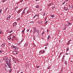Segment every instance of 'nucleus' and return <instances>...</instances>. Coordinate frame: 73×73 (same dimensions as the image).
Segmentation results:
<instances>
[{
  "label": "nucleus",
  "mask_w": 73,
  "mask_h": 73,
  "mask_svg": "<svg viewBox=\"0 0 73 73\" xmlns=\"http://www.w3.org/2000/svg\"><path fill=\"white\" fill-rule=\"evenodd\" d=\"M71 62H72V61H71Z\"/></svg>",
  "instance_id": "338daca9"
},
{
  "label": "nucleus",
  "mask_w": 73,
  "mask_h": 73,
  "mask_svg": "<svg viewBox=\"0 0 73 73\" xmlns=\"http://www.w3.org/2000/svg\"><path fill=\"white\" fill-rule=\"evenodd\" d=\"M5 69L6 71H8L9 68L8 67V66H5Z\"/></svg>",
  "instance_id": "7ed1b4c3"
},
{
  "label": "nucleus",
  "mask_w": 73,
  "mask_h": 73,
  "mask_svg": "<svg viewBox=\"0 0 73 73\" xmlns=\"http://www.w3.org/2000/svg\"><path fill=\"white\" fill-rule=\"evenodd\" d=\"M54 4L53 3H52L51 4H50V6Z\"/></svg>",
  "instance_id": "393cba45"
},
{
  "label": "nucleus",
  "mask_w": 73,
  "mask_h": 73,
  "mask_svg": "<svg viewBox=\"0 0 73 73\" xmlns=\"http://www.w3.org/2000/svg\"><path fill=\"white\" fill-rule=\"evenodd\" d=\"M43 52H42V53H41V54H43Z\"/></svg>",
  "instance_id": "69168bd1"
},
{
  "label": "nucleus",
  "mask_w": 73,
  "mask_h": 73,
  "mask_svg": "<svg viewBox=\"0 0 73 73\" xmlns=\"http://www.w3.org/2000/svg\"><path fill=\"white\" fill-rule=\"evenodd\" d=\"M2 11V9H1V10H0V13H1V11Z\"/></svg>",
  "instance_id": "c85d7f7f"
},
{
  "label": "nucleus",
  "mask_w": 73,
  "mask_h": 73,
  "mask_svg": "<svg viewBox=\"0 0 73 73\" xmlns=\"http://www.w3.org/2000/svg\"><path fill=\"white\" fill-rule=\"evenodd\" d=\"M13 61L14 62H15V63H16V62H17V61H16V60H15V59H14V58H13Z\"/></svg>",
  "instance_id": "1a4fd4ad"
},
{
  "label": "nucleus",
  "mask_w": 73,
  "mask_h": 73,
  "mask_svg": "<svg viewBox=\"0 0 73 73\" xmlns=\"http://www.w3.org/2000/svg\"><path fill=\"white\" fill-rule=\"evenodd\" d=\"M37 36H38V37H40V35H37Z\"/></svg>",
  "instance_id": "e433bc0d"
},
{
  "label": "nucleus",
  "mask_w": 73,
  "mask_h": 73,
  "mask_svg": "<svg viewBox=\"0 0 73 73\" xmlns=\"http://www.w3.org/2000/svg\"><path fill=\"white\" fill-rule=\"evenodd\" d=\"M17 25V23L16 22H15L14 23L13 25V27H15Z\"/></svg>",
  "instance_id": "39448f33"
},
{
  "label": "nucleus",
  "mask_w": 73,
  "mask_h": 73,
  "mask_svg": "<svg viewBox=\"0 0 73 73\" xmlns=\"http://www.w3.org/2000/svg\"><path fill=\"white\" fill-rule=\"evenodd\" d=\"M29 29H27V32H28L29 31Z\"/></svg>",
  "instance_id": "c9c22d12"
},
{
  "label": "nucleus",
  "mask_w": 73,
  "mask_h": 73,
  "mask_svg": "<svg viewBox=\"0 0 73 73\" xmlns=\"http://www.w3.org/2000/svg\"><path fill=\"white\" fill-rule=\"evenodd\" d=\"M42 52V51H40L39 52V53H40V52Z\"/></svg>",
  "instance_id": "864d4df0"
},
{
  "label": "nucleus",
  "mask_w": 73,
  "mask_h": 73,
  "mask_svg": "<svg viewBox=\"0 0 73 73\" xmlns=\"http://www.w3.org/2000/svg\"><path fill=\"white\" fill-rule=\"evenodd\" d=\"M11 72V70H10V71H9V72Z\"/></svg>",
  "instance_id": "13d9d810"
},
{
  "label": "nucleus",
  "mask_w": 73,
  "mask_h": 73,
  "mask_svg": "<svg viewBox=\"0 0 73 73\" xmlns=\"http://www.w3.org/2000/svg\"><path fill=\"white\" fill-rule=\"evenodd\" d=\"M17 61L18 62H19L18 60H17Z\"/></svg>",
  "instance_id": "3c124183"
},
{
  "label": "nucleus",
  "mask_w": 73,
  "mask_h": 73,
  "mask_svg": "<svg viewBox=\"0 0 73 73\" xmlns=\"http://www.w3.org/2000/svg\"><path fill=\"white\" fill-rule=\"evenodd\" d=\"M10 38L11 39H12L13 38V37H10Z\"/></svg>",
  "instance_id": "8fccbe9b"
},
{
  "label": "nucleus",
  "mask_w": 73,
  "mask_h": 73,
  "mask_svg": "<svg viewBox=\"0 0 73 73\" xmlns=\"http://www.w3.org/2000/svg\"><path fill=\"white\" fill-rule=\"evenodd\" d=\"M33 37L34 40H35V36H33Z\"/></svg>",
  "instance_id": "412c9836"
},
{
  "label": "nucleus",
  "mask_w": 73,
  "mask_h": 73,
  "mask_svg": "<svg viewBox=\"0 0 73 73\" xmlns=\"http://www.w3.org/2000/svg\"><path fill=\"white\" fill-rule=\"evenodd\" d=\"M50 68L51 67L50 66H48V67L47 68L48 69H50Z\"/></svg>",
  "instance_id": "7c9ffc66"
},
{
  "label": "nucleus",
  "mask_w": 73,
  "mask_h": 73,
  "mask_svg": "<svg viewBox=\"0 0 73 73\" xmlns=\"http://www.w3.org/2000/svg\"><path fill=\"white\" fill-rule=\"evenodd\" d=\"M45 52V51H44V50H43V53H44Z\"/></svg>",
  "instance_id": "09e8293b"
},
{
  "label": "nucleus",
  "mask_w": 73,
  "mask_h": 73,
  "mask_svg": "<svg viewBox=\"0 0 73 73\" xmlns=\"http://www.w3.org/2000/svg\"><path fill=\"white\" fill-rule=\"evenodd\" d=\"M26 66L27 67H28L29 66V65L28 64H26Z\"/></svg>",
  "instance_id": "4468645a"
},
{
  "label": "nucleus",
  "mask_w": 73,
  "mask_h": 73,
  "mask_svg": "<svg viewBox=\"0 0 73 73\" xmlns=\"http://www.w3.org/2000/svg\"><path fill=\"white\" fill-rule=\"evenodd\" d=\"M11 16H9L8 17H7V20H9L11 18Z\"/></svg>",
  "instance_id": "0eeeda50"
},
{
  "label": "nucleus",
  "mask_w": 73,
  "mask_h": 73,
  "mask_svg": "<svg viewBox=\"0 0 73 73\" xmlns=\"http://www.w3.org/2000/svg\"><path fill=\"white\" fill-rule=\"evenodd\" d=\"M17 20H21V19H20V18H18V19H17Z\"/></svg>",
  "instance_id": "f704fd0d"
},
{
  "label": "nucleus",
  "mask_w": 73,
  "mask_h": 73,
  "mask_svg": "<svg viewBox=\"0 0 73 73\" xmlns=\"http://www.w3.org/2000/svg\"><path fill=\"white\" fill-rule=\"evenodd\" d=\"M24 11L25 12V13L27 14L28 13H30V11H29V9L28 7L25 8L24 10Z\"/></svg>",
  "instance_id": "f03ea898"
},
{
  "label": "nucleus",
  "mask_w": 73,
  "mask_h": 73,
  "mask_svg": "<svg viewBox=\"0 0 73 73\" xmlns=\"http://www.w3.org/2000/svg\"><path fill=\"white\" fill-rule=\"evenodd\" d=\"M12 30H11V32H10V33H12Z\"/></svg>",
  "instance_id": "c03bdc74"
},
{
  "label": "nucleus",
  "mask_w": 73,
  "mask_h": 73,
  "mask_svg": "<svg viewBox=\"0 0 73 73\" xmlns=\"http://www.w3.org/2000/svg\"><path fill=\"white\" fill-rule=\"evenodd\" d=\"M68 73H72V72H68Z\"/></svg>",
  "instance_id": "58836bf2"
},
{
  "label": "nucleus",
  "mask_w": 73,
  "mask_h": 73,
  "mask_svg": "<svg viewBox=\"0 0 73 73\" xmlns=\"http://www.w3.org/2000/svg\"><path fill=\"white\" fill-rule=\"evenodd\" d=\"M66 26H69V24H66Z\"/></svg>",
  "instance_id": "ea45409f"
},
{
  "label": "nucleus",
  "mask_w": 73,
  "mask_h": 73,
  "mask_svg": "<svg viewBox=\"0 0 73 73\" xmlns=\"http://www.w3.org/2000/svg\"><path fill=\"white\" fill-rule=\"evenodd\" d=\"M23 1V0H22L20 1L21 3H22V2Z\"/></svg>",
  "instance_id": "49530a36"
},
{
  "label": "nucleus",
  "mask_w": 73,
  "mask_h": 73,
  "mask_svg": "<svg viewBox=\"0 0 73 73\" xmlns=\"http://www.w3.org/2000/svg\"><path fill=\"white\" fill-rule=\"evenodd\" d=\"M25 28H24V31H25Z\"/></svg>",
  "instance_id": "6e6d98bb"
},
{
  "label": "nucleus",
  "mask_w": 73,
  "mask_h": 73,
  "mask_svg": "<svg viewBox=\"0 0 73 73\" xmlns=\"http://www.w3.org/2000/svg\"><path fill=\"white\" fill-rule=\"evenodd\" d=\"M23 14H25V11H24V10L23 11L22 13V15H23Z\"/></svg>",
  "instance_id": "dca6fc26"
},
{
  "label": "nucleus",
  "mask_w": 73,
  "mask_h": 73,
  "mask_svg": "<svg viewBox=\"0 0 73 73\" xmlns=\"http://www.w3.org/2000/svg\"><path fill=\"white\" fill-rule=\"evenodd\" d=\"M27 45H28V43H25V47H26V46H27Z\"/></svg>",
  "instance_id": "f3484780"
},
{
  "label": "nucleus",
  "mask_w": 73,
  "mask_h": 73,
  "mask_svg": "<svg viewBox=\"0 0 73 73\" xmlns=\"http://www.w3.org/2000/svg\"><path fill=\"white\" fill-rule=\"evenodd\" d=\"M2 33V31L0 30V34H1V33Z\"/></svg>",
  "instance_id": "72a5a7b5"
},
{
  "label": "nucleus",
  "mask_w": 73,
  "mask_h": 73,
  "mask_svg": "<svg viewBox=\"0 0 73 73\" xmlns=\"http://www.w3.org/2000/svg\"><path fill=\"white\" fill-rule=\"evenodd\" d=\"M45 49H47V47H45Z\"/></svg>",
  "instance_id": "de8ad7c7"
},
{
  "label": "nucleus",
  "mask_w": 73,
  "mask_h": 73,
  "mask_svg": "<svg viewBox=\"0 0 73 73\" xmlns=\"http://www.w3.org/2000/svg\"><path fill=\"white\" fill-rule=\"evenodd\" d=\"M36 33H37L38 34H39V33H40V32H39V30L37 29L36 30Z\"/></svg>",
  "instance_id": "9b49d317"
},
{
  "label": "nucleus",
  "mask_w": 73,
  "mask_h": 73,
  "mask_svg": "<svg viewBox=\"0 0 73 73\" xmlns=\"http://www.w3.org/2000/svg\"><path fill=\"white\" fill-rule=\"evenodd\" d=\"M39 67H40L39 66H36V68H39Z\"/></svg>",
  "instance_id": "a19ab883"
},
{
  "label": "nucleus",
  "mask_w": 73,
  "mask_h": 73,
  "mask_svg": "<svg viewBox=\"0 0 73 73\" xmlns=\"http://www.w3.org/2000/svg\"><path fill=\"white\" fill-rule=\"evenodd\" d=\"M39 7V5H37L36 7V8H38Z\"/></svg>",
  "instance_id": "aec40b11"
},
{
  "label": "nucleus",
  "mask_w": 73,
  "mask_h": 73,
  "mask_svg": "<svg viewBox=\"0 0 73 73\" xmlns=\"http://www.w3.org/2000/svg\"><path fill=\"white\" fill-rule=\"evenodd\" d=\"M50 17H51L52 18H53L55 17V16L54 15H50Z\"/></svg>",
  "instance_id": "9d476101"
},
{
  "label": "nucleus",
  "mask_w": 73,
  "mask_h": 73,
  "mask_svg": "<svg viewBox=\"0 0 73 73\" xmlns=\"http://www.w3.org/2000/svg\"><path fill=\"white\" fill-rule=\"evenodd\" d=\"M70 40H69L68 42V44H70V43H70Z\"/></svg>",
  "instance_id": "4c0bfd02"
},
{
  "label": "nucleus",
  "mask_w": 73,
  "mask_h": 73,
  "mask_svg": "<svg viewBox=\"0 0 73 73\" xmlns=\"http://www.w3.org/2000/svg\"><path fill=\"white\" fill-rule=\"evenodd\" d=\"M36 18V16H34V17H33L34 18Z\"/></svg>",
  "instance_id": "a18cd8bd"
},
{
  "label": "nucleus",
  "mask_w": 73,
  "mask_h": 73,
  "mask_svg": "<svg viewBox=\"0 0 73 73\" xmlns=\"http://www.w3.org/2000/svg\"><path fill=\"white\" fill-rule=\"evenodd\" d=\"M5 43H3V44H2V45L1 46H2L3 47L5 46Z\"/></svg>",
  "instance_id": "ddd939ff"
},
{
  "label": "nucleus",
  "mask_w": 73,
  "mask_h": 73,
  "mask_svg": "<svg viewBox=\"0 0 73 73\" xmlns=\"http://www.w3.org/2000/svg\"><path fill=\"white\" fill-rule=\"evenodd\" d=\"M3 52V50H0V52H1V53L2 52Z\"/></svg>",
  "instance_id": "bb28decb"
},
{
  "label": "nucleus",
  "mask_w": 73,
  "mask_h": 73,
  "mask_svg": "<svg viewBox=\"0 0 73 73\" xmlns=\"http://www.w3.org/2000/svg\"><path fill=\"white\" fill-rule=\"evenodd\" d=\"M64 63H65V64L66 65L67 64V62H66V61H65V62H64Z\"/></svg>",
  "instance_id": "b1692460"
},
{
  "label": "nucleus",
  "mask_w": 73,
  "mask_h": 73,
  "mask_svg": "<svg viewBox=\"0 0 73 73\" xmlns=\"http://www.w3.org/2000/svg\"><path fill=\"white\" fill-rule=\"evenodd\" d=\"M36 16V17H37V15H36V16Z\"/></svg>",
  "instance_id": "0e129e2a"
},
{
  "label": "nucleus",
  "mask_w": 73,
  "mask_h": 73,
  "mask_svg": "<svg viewBox=\"0 0 73 73\" xmlns=\"http://www.w3.org/2000/svg\"><path fill=\"white\" fill-rule=\"evenodd\" d=\"M50 36H48V39H50Z\"/></svg>",
  "instance_id": "4be33fe9"
},
{
  "label": "nucleus",
  "mask_w": 73,
  "mask_h": 73,
  "mask_svg": "<svg viewBox=\"0 0 73 73\" xmlns=\"http://www.w3.org/2000/svg\"><path fill=\"white\" fill-rule=\"evenodd\" d=\"M22 10H21V9H20L18 11L17 13H19Z\"/></svg>",
  "instance_id": "f8f14e48"
},
{
  "label": "nucleus",
  "mask_w": 73,
  "mask_h": 73,
  "mask_svg": "<svg viewBox=\"0 0 73 73\" xmlns=\"http://www.w3.org/2000/svg\"><path fill=\"white\" fill-rule=\"evenodd\" d=\"M42 40H43V37H42Z\"/></svg>",
  "instance_id": "4d7b16f0"
},
{
  "label": "nucleus",
  "mask_w": 73,
  "mask_h": 73,
  "mask_svg": "<svg viewBox=\"0 0 73 73\" xmlns=\"http://www.w3.org/2000/svg\"><path fill=\"white\" fill-rule=\"evenodd\" d=\"M68 25H72L71 23H68Z\"/></svg>",
  "instance_id": "5701e85b"
},
{
  "label": "nucleus",
  "mask_w": 73,
  "mask_h": 73,
  "mask_svg": "<svg viewBox=\"0 0 73 73\" xmlns=\"http://www.w3.org/2000/svg\"><path fill=\"white\" fill-rule=\"evenodd\" d=\"M11 47H12L13 48H15V46H13V45L12 46H11Z\"/></svg>",
  "instance_id": "6ab92c4d"
},
{
  "label": "nucleus",
  "mask_w": 73,
  "mask_h": 73,
  "mask_svg": "<svg viewBox=\"0 0 73 73\" xmlns=\"http://www.w3.org/2000/svg\"><path fill=\"white\" fill-rule=\"evenodd\" d=\"M13 54H16L18 53L17 52H16V51H13Z\"/></svg>",
  "instance_id": "423d86ee"
},
{
  "label": "nucleus",
  "mask_w": 73,
  "mask_h": 73,
  "mask_svg": "<svg viewBox=\"0 0 73 73\" xmlns=\"http://www.w3.org/2000/svg\"><path fill=\"white\" fill-rule=\"evenodd\" d=\"M52 9H55V7H52Z\"/></svg>",
  "instance_id": "c756f323"
},
{
  "label": "nucleus",
  "mask_w": 73,
  "mask_h": 73,
  "mask_svg": "<svg viewBox=\"0 0 73 73\" xmlns=\"http://www.w3.org/2000/svg\"><path fill=\"white\" fill-rule=\"evenodd\" d=\"M64 3H65V2H64L63 3V5L64 4Z\"/></svg>",
  "instance_id": "052dcab7"
},
{
  "label": "nucleus",
  "mask_w": 73,
  "mask_h": 73,
  "mask_svg": "<svg viewBox=\"0 0 73 73\" xmlns=\"http://www.w3.org/2000/svg\"><path fill=\"white\" fill-rule=\"evenodd\" d=\"M10 36V35H9V36H8V37H10V36Z\"/></svg>",
  "instance_id": "5fc2aeb1"
},
{
  "label": "nucleus",
  "mask_w": 73,
  "mask_h": 73,
  "mask_svg": "<svg viewBox=\"0 0 73 73\" xmlns=\"http://www.w3.org/2000/svg\"><path fill=\"white\" fill-rule=\"evenodd\" d=\"M40 11H41L42 10H41V9H40Z\"/></svg>",
  "instance_id": "774afa93"
},
{
  "label": "nucleus",
  "mask_w": 73,
  "mask_h": 73,
  "mask_svg": "<svg viewBox=\"0 0 73 73\" xmlns=\"http://www.w3.org/2000/svg\"><path fill=\"white\" fill-rule=\"evenodd\" d=\"M44 33V31H43V32L42 33V34H41L43 36V35Z\"/></svg>",
  "instance_id": "a211bd4d"
},
{
  "label": "nucleus",
  "mask_w": 73,
  "mask_h": 73,
  "mask_svg": "<svg viewBox=\"0 0 73 73\" xmlns=\"http://www.w3.org/2000/svg\"><path fill=\"white\" fill-rule=\"evenodd\" d=\"M64 9L66 11H68V7H64Z\"/></svg>",
  "instance_id": "20e7f679"
},
{
  "label": "nucleus",
  "mask_w": 73,
  "mask_h": 73,
  "mask_svg": "<svg viewBox=\"0 0 73 73\" xmlns=\"http://www.w3.org/2000/svg\"><path fill=\"white\" fill-rule=\"evenodd\" d=\"M50 31V30L49 29H48V30H47V32H48H48Z\"/></svg>",
  "instance_id": "cd10ccee"
},
{
  "label": "nucleus",
  "mask_w": 73,
  "mask_h": 73,
  "mask_svg": "<svg viewBox=\"0 0 73 73\" xmlns=\"http://www.w3.org/2000/svg\"><path fill=\"white\" fill-rule=\"evenodd\" d=\"M24 31L23 30V31H22V33H24Z\"/></svg>",
  "instance_id": "79ce46f5"
},
{
  "label": "nucleus",
  "mask_w": 73,
  "mask_h": 73,
  "mask_svg": "<svg viewBox=\"0 0 73 73\" xmlns=\"http://www.w3.org/2000/svg\"><path fill=\"white\" fill-rule=\"evenodd\" d=\"M7 57H4V58H3V60H5V61L6 60H7Z\"/></svg>",
  "instance_id": "6e6552de"
},
{
  "label": "nucleus",
  "mask_w": 73,
  "mask_h": 73,
  "mask_svg": "<svg viewBox=\"0 0 73 73\" xmlns=\"http://www.w3.org/2000/svg\"><path fill=\"white\" fill-rule=\"evenodd\" d=\"M18 50H19V48H15V51H18Z\"/></svg>",
  "instance_id": "2eb2a0df"
},
{
  "label": "nucleus",
  "mask_w": 73,
  "mask_h": 73,
  "mask_svg": "<svg viewBox=\"0 0 73 73\" xmlns=\"http://www.w3.org/2000/svg\"><path fill=\"white\" fill-rule=\"evenodd\" d=\"M21 73H23V72H21Z\"/></svg>",
  "instance_id": "680f3d73"
},
{
  "label": "nucleus",
  "mask_w": 73,
  "mask_h": 73,
  "mask_svg": "<svg viewBox=\"0 0 73 73\" xmlns=\"http://www.w3.org/2000/svg\"><path fill=\"white\" fill-rule=\"evenodd\" d=\"M6 64L8 65L9 67L10 68H11V66H10V64L11 63V61H10V60L9 59H7L6 60Z\"/></svg>",
  "instance_id": "f257e3e1"
},
{
  "label": "nucleus",
  "mask_w": 73,
  "mask_h": 73,
  "mask_svg": "<svg viewBox=\"0 0 73 73\" xmlns=\"http://www.w3.org/2000/svg\"><path fill=\"white\" fill-rule=\"evenodd\" d=\"M44 16L45 15V13H44Z\"/></svg>",
  "instance_id": "bf43d9fd"
},
{
  "label": "nucleus",
  "mask_w": 73,
  "mask_h": 73,
  "mask_svg": "<svg viewBox=\"0 0 73 73\" xmlns=\"http://www.w3.org/2000/svg\"><path fill=\"white\" fill-rule=\"evenodd\" d=\"M18 8V7H17L15 9V10L16 9Z\"/></svg>",
  "instance_id": "2f4dec72"
},
{
  "label": "nucleus",
  "mask_w": 73,
  "mask_h": 73,
  "mask_svg": "<svg viewBox=\"0 0 73 73\" xmlns=\"http://www.w3.org/2000/svg\"><path fill=\"white\" fill-rule=\"evenodd\" d=\"M12 34H11L10 35V36L11 35H12Z\"/></svg>",
  "instance_id": "e2e57ef3"
},
{
  "label": "nucleus",
  "mask_w": 73,
  "mask_h": 73,
  "mask_svg": "<svg viewBox=\"0 0 73 73\" xmlns=\"http://www.w3.org/2000/svg\"><path fill=\"white\" fill-rule=\"evenodd\" d=\"M31 23H34V22H33V21H31Z\"/></svg>",
  "instance_id": "37998d69"
},
{
  "label": "nucleus",
  "mask_w": 73,
  "mask_h": 73,
  "mask_svg": "<svg viewBox=\"0 0 73 73\" xmlns=\"http://www.w3.org/2000/svg\"><path fill=\"white\" fill-rule=\"evenodd\" d=\"M69 49V48L68 49H67V52H68Z\"/></svg>",
  "instance_id": "603ef678"
},
{
  "label": "nucleus",
  "mask_w": 73,
  "mask_h": 73,
  "mask_svg": "<svg viewBox=\"0 0 73 73\" xmlns=\"http://www.w3.org/2000/svg\"><path fill=\"white\" fill-rule=\"evenodd\" d=\"M22 41H21V43H18V45H20V44H21V42H22Z\"/></svg>",
  "instance_id": "473e14b6"
},
{
  "label": "nucleus",
  "mask_w": 73,
  "mask_h": 73,
  "mask_svg": "<svg viewBox=\"0 0 73 73\" xmlns=\"http://www.w3.org/2000/svg\"><path fill=\"white\" fill-rule=\"evenodd\" d=\"M6 1H7V0H3L2 1V2H4Z\"/></svg>",
  "instance_id": "a878e982"
}]
</instances>
